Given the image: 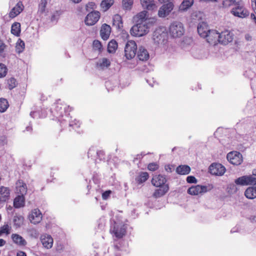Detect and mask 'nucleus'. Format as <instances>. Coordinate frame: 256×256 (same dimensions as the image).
I'll use <instances>...</instances> for the list:
<instances>
[{"label": "nucleus", "instance_id": "3c124183", "mask_svg": "<svg viewBox=\"0 0 256 256\" xmlns=\"http://www.w3.org/2000/svg\"><path fill=\"white\" fill-rule=\"evenodd\" d=\"M7 73V68L4 64H0V78L6 76Z\"/></svg>", "mask_w": 256, "mask_h": 256}, {"label": "nucleus", "instance_id": "a211bd4d", "mask_svg": "<svg viewBox=\"0 0 256 256\" xmlns=\"http://www.w3.org/2000/svg\"><path fill=\"white\" fill-rule=\"evenodd\" d=\"M66 120L64 121V124H60L62 126H64V127L68 125L69 127L74 130H76L80 126V122L76 119L72 120V117L68 115H66Z\"/></svg>", "mask_w": 256, "mask_h": 256}, {"label": "nucleus", "instance_id": "f3484780", "mask_svg": "<svg viewBox=\"0 0 256 256\" xmlns=\"http://www.w3.org/2000/svg\"><path fill=\"white\" fill-rule=\"evenodd\" d=\"M219 32L216 30H209L206 36L204 38H206V40L208 43L216 44L219 42Z\"/></svg>", "mask_w": 256, "mask_h": 256}, {"label": "nucleus", "instance_id": "de8ad7c7", "mask_svg": "<svg viewBox=\"0 0 256 256\" xmlns=\"http://www.w3.org/2000/svg\"><path fill=\"white\" fill-rule=\"evenodd\" d=\"M8 88L12 90L15 88L17 84L16 80L13 78H11L8 80Z\"/></svg>", "mask_w": 256, "mask_h": 256}, {"label": "nucleus", "instance_id": "c9c22d12", "mask_svg": "<svg viewBox=\"0 0 256 256\" xmlns=\"http://www.w3.org/2000/svg\"><path fill=\"white\" fill-rule=\"evenodd\" d=\"M118 48V43L115 40H110L108 45V52L109 53H114Z\"/></svg>", "mask_w": 256, "mask_h": 256}, {"label": "nucleus", "instance_id": "4c0bfd02", "mask_svg": "<svg viewBox=\"0 0 256 256\" xmlns=\"http://www.w3.org/2000/svg\"><path fill=\"white\" fill-rule=\"evenodd\" d=\"M20 24L18 22L13 24L11 28L12 34L14 36H18L20 32Z\"/></svg>", "mask_w": 256, "mask_h": 256}, {"label": "nucleus", "instance_id": "20e7f679", "mask_svg": "<svg viewBox=\"0 0 256 256\" xmlns=\"http://www.w3.org/2000/svg\"><path fill=\"white\" fill-rule=\"evenodd\" d=\"M170 35L174 38H180L184 32V29L182 23L178 22H172L169 27Z\"/></svg>", "mask_w": 256, "mask_h": 256}, {"label": "nucleus", "instance_id": "39448f33", "mask_svg": "<svg viewBox=\"0 0 256 256\" xmlns=\"http://www.w3.org/2000/svg\"><path fill=\"white\" fill-rule=\"evenodd\" d=\"M137 45L134 40H128L124 48V56L126 59L132 60L136 56Z\"/></svg>", "mask_w": 256, "mask_h": 256}, {"label": "nucleus", "instance_id": "58836bf2", "mask_svg": "<svg viewBox=\"0 0 256 256\" xmlns=\"http://www.w3.org/2000/svg\"><path fill=\"white\" fill-rule=\"evenodd\" d=\"M9 104L6 99L0 98V112H4L8 108Z\"/></svg>", "mask_w": 256, "mask_h": 256}, {"label": "nucleus", "instance_id": "79ce46f5", "mask_svg": "<svg viewBox=\"0 0 256 256\" xmlns=\"http://www.w3.org/2000/svg\"><path fill=\"white\" fill-rule=\"evenodd\" d=\"M25 48V44L23 40L18 39L16 46V50L18 53H20L24 51Z\"/></svg>", "mask_w": 256, "mask_h": 256}, {"label": "nucleus", "instance_id": "0e129e2a", "mask_svg": "<svg viewBox=\"0 0 256 256\" xmlns=\"http://www.w3.org/2000/svg\"><path fill=\"white\" fill-rule=\"evenodd\" d=\"M37 115H38L37 112H32L30 113V116L33 118L36 117Z\"/></svg>", "mask_w": 256, "mask_h": 256}, {"label": "nucleus", "instance_id": "4be33fe9", "mask_svg": "<svg viewBox=\"0 0 256 256\" xmlns=\"http://www.w3.org/2000/svg\"><path fill=\"white\" fill-rule=\"evenodd\" d=\"M110 32L111 28L109 25L106 24L102 25L100 30V34L102 40H107L110 36Z\"/></svg>", "mask_w": 256, "mask_h": 256}, {"label": "nucleus", "instance_id": "e2e57ef3", "mask_svg": "<svg viewBox=\"0 0 256 256\" xmlns=\"http://www.w3.org/2000/svg\"><path fill=\"white\" fill-rule=\"evenodd\" d=\"M16 256H26V254L22 251H19L17 252Z\"/></svg>", "mask_w": 256, "mask_h": 256}, {"label": "nucleus", "instance_id": "774afa93", "mask_svg": "<svg viewBox=\"0 0 256 256\" xmlns=\"http://www.w3.org/2000/svg\"><path fill=\"white\" fill-rule=\"evenodd\" d=\"M94 6V2H89L88 4H86V8H93V6Z\"/></svg>", "mask_w": 256, "mask_h": 256}, {"label": "nucleus", "instance_id": "bb28decb", "mask_svg": "<svg viewBox=\"0 0 256 256\" xmlns=\"http://www.w3.org/2000/svg\"><path fill=\"white\" fill-rule=\"evenodd\" d=\"M144 8L152 10L156 8V6L154 0H140Z\"/></svg>", "mask_w": 256, "mask_h": 256}, {"label": "nucleus", "instance_id": "37998d69", "mask_svg": "<svg viewBox=\"0 0 256 256\" xmlns=\"http://www.w3.org/2000/svg\"><path fill=\"white\" fill-rule=\"evenodd\" d=\"M113 24L118 28H120L122 26V18L120 15L117 14L114 16Z\"/></svg>", "mask_w": 256, "mask_h": 256}, {"label": "nucleus", "instance_id": "e433bc0d", "mask_svg": "<svg viewBox=\"0 0 256 256\" xmlns=\"http://www.w3.org/2000/svg\"><path fill=\"white\" fill-rule=\"evenodd\" d=\"M148 178V174L146 172H141L138 177L136 180L138 184H142L146 182Z\"/></svg>", "mask_w": 256, "mask_h": 256}, {"label": "nucleus", "instance_id": "0eeeda50", "mask_svg": "<svg viewBox=\"0 0 256 256\" xmlns=\"http://www.w3.org/2000/svg\"><path fill=\"white\" fill-rule=\"evenodd\" d=\"M167 38V34L161 28H158L154 32L152 39L157 44H164Z\"/></svg>", "mask_w": 256, "mask_h": 256}, {"label": "nucleus", "instance_id": "423d86ee", "mask_svg": "<svg viewBox=\"0 0 256 256\" xmlns=\"http://www.w3.org/2000/svg\"><path fill=\"white\" fill-rule=\"evenodd\" d=\"M230 12L234 16L242 18L248 17L250 14L249 12L244 8L242 3L234 7Z\"/></svg>", "mask_w": 256, "mask_h": 256}, {"label": "nucleus", "instance_id": "ddd939ff", "mask_svg": "<svg viewBox=\"0 0 256 256\" xmlns=\"http://www.w3.org/2000/svg\"><path fill=\"white\" fill-rule=\"evenodd\" d=\"M210 172L213 175L222 176L226 171V168L220 164H212L209 168Z\"/></svg>", "mask_w": 256, "mask_h": 256}, {"label": "nucleus", "instance_id": "412c9836", "mask_svg": "<svg viewBox=\"0 0 256 256\" xmlns=\"http://www.w3.org/2000/svg\"><path fill=\"white\" fill-rule=\"evenodd\" d=\"M11 238L13 242L20 246H24L27 244L26 241L20 235L17 234H12Z\"/></svg>", "mask_w": 256, "mask_h": 256}, {"label": "nucleus", "instance_id": "6ab92c4d", "mask_svg": "<svg viewBox=\"0 0 256 256\" xmlns=\"http://www.w3.org/2000/svg\"><path fill=\"white\" fill-rule=\"evenodd\" d=\"M41 242L45 248H50L53 245V238L51 236L48 234H43L40 236Z\"/></svg>", "mask_w": 256, "mask_h": 256}, {"label": "nucleus", "instance_id": "a878e982", "mask_svg": "<svg viewBox=\"0 0 256 256\" xmlns=\"http://www.w3.org/2000/svg\"><path fill=\"white\" fill-rule=\"evenodd\" d=\"M138 58L139 60L146 61L150 58L149 54L147 50L142 46H140L138 52Z\"/></svg>", "mask_w": 256, "mask_h": 256}, {"label": "nucleus", "instance_id": "7c9ffc66", "mask_svg": "<svg viewBox=\"0 0 256 256\" xmlns=\"http://www.w3.org/2000/svg\"><path fill=\"white\" fill-rule=\"evenodd\" d=\"M245 196L248 199H254L256 198V187L248 188L244 192Z\"/></svg>", "mask_w": 256, "mask_h": 256}, {"label": "nucleus", "instance_id": "f257e3e1", "mask_svg": "<svg viewBox=\"0 0 256 256\" xmlns=\"http://www.w3.org/2000/svg\"><path fill=\"white\" fill-rule=\"evenodd\" d=\"M70 109L69 106L60 100H58L54 102L50 108V113L54 119L57 120L60 124H64V121L66 120V115L69 116L68 112Z\"/></svg>", "mask_w": 256, "mask_h": 256}, {"label": "nucleus", "instance_id": "338daca9", "mask_svg": "<svg viewBox=\"0 0 256 256\" xmlns=\"http://www.w3.org/2000/svg\"><path fill=\"white\" fill-rule=\"evenodd\" d=\"M6 244V241L3 239H0V246H4Z\"/></svg>", "mask_w": 256, "mask_h": 256}, {"label": "nucleus", "instance_id": "2f4dec72", "mask_svg": "<svg viewBox=\"0 0 256 256\" xmlns=\"http://www.w3.org/2000/svg\"><path fill=\"white\" fill-rule=\"evenodd\" d=\"M24 205V198L23 196H18L14 200V206L16 208H20Z\"/></svg>", "mask_w": 256, "mask_h": 256}, {"label": "nucleus", "instance_id": "680f3d73", "mask_svg": "<svg viewBox=\"0 0 256 256\" xmlns=\"http://www.w3.org/2000/svg\"><path fill=\"white\" fill-rule=\"evenodd\" d=\"M146 155L145 154L142 152L140 154H138L136 156V157L134 158V160H140L144 156Z\"/></svg>", "mask_w": 256, "mask_h": 256}, {"label": "nucleus", "instance_id": "5701e85b", "mask_svg": "<svg viewBox=\"0 0 256 256\" xmlns=\"http://www.w3.org/2000/svg\"><path fill=\"white\" fill-rule=\"evenodd\" d=\"M24 6L22 2H19L14 7L10 10L9 16L11 18H14L18 15L23 10Z\"/></svg>", "mask_w": 256, "mask_h": 256}, {"label": "nucleus", "instance_id": "13d9d810", "mask_svg": "<svg viewBox=\"0 0 256 256\" xmlns=\"http://www.w3.org/2000/svg\"><path fill=\"white\" fill-rule=\"evenodd\" d=\"M6 46L5 44L0 40V54H2L4 52Z\"/></svg>", "mask_w": 256, "mask_h": 256}, {"label": "nucleus", "instance_id": "bf43d9fd", "mask_svg": "<svg viewBox=\"0 0 256 256\" xmlns=\"http://www.w3.org/2000/svg\"><path fill=\"white\" fill-rule=\"evenodd\" d=\"M230 2L234 7L242 3L241 0H232Z\"/></svg>", "mask_w": 256, "mask_h": 256}, {"label": "nucleus", "instance_id": "a18cd8bd", "mask_svg": "<svg viewBox=\"0 0 256 256\" xmlns=\"http://www.w3.org/2000/svg\"><path fill=\"white\" fill-rule=\"evenodd\" d=\"M10 227L8 224H5L0 228V236L2 234H10Z\"/></svg>", "mask_w": 256, "mask_h": 256}, {"label": "nucleus", "instance_id": "7ed1b4c3", "mask_svg": "<svg viewBox=\"0 0 256 256\" xmlns=\"http://www.w3.org/2000/svg\"><path fill=\"white\" fill-rule=\"evenodd\" d=\"M126 228V225L122 222H114L111 224L110 232L113 236L120 238L125 235Z\"/></svg>", "mask_w": 256, "mask_h": 256}, {"label": "nucleus", "instance_id": "f704fd0d", "mask_svg": "<svg viewBox=\"0 0 256 256\" xmlns=\"http://www.w3.org/2000/svg\"><path fill=\"white\" fill-rule=\"evenodd\" d=\"M114 3V0H102L100 4V6L102 10L106 11L112 6Z\"/></svg>", "mask_w": 256, "mask_h": 256}, {"label": "nucleus", "instance_id": "72a5a7b5", "mask_svg": "<svg viewBox=\"0 0 256 256\" xmlns=\"http://www.w3.org/2000/svg\"><path fill=\"white\" fill-rule=\"evenodd\" d=\"M194 4V0H183L179 7L180 11H186L189 8Z\"/></svg>", "mask_w": 256, "mask_h": 256}, {"label": "nucleus", "instance_id": "393cba45", "mask_svg": "<svg viewBox=\"0 0 256 256\" xmlns=\"http://www.w3.org/2000/svg\"><path fill=\"white\" fill-rule=\"evenodd\" d=\"M10 190L8 188L0 187V202H4L9 199Z\"/></svg>", "mask_w": 256, "mask_h": 256}, {"label": "nucleus", "instance_id": "dca6fc26", "mask_svg": "<svg viewBox=\"0 0 256 256\" xmlns=\"http://www.w3.org/2000/svg\"><path fill=\"white\" fill-rule=\"evenodd\" d=\"M136 18H137L136 22H145L150 20L152 22H156V19L154 18H148V12L146 10H143L138 13Z\"/></svg>", "mask_w": 256, "mask_h": 256}, {"label": "nucleus", "instance_id": "aec40b11", "mask_svg": "<svg viewBox=\"0 0 256 256\" xmlns=\"http://www.w3.org/2000/svg\"><path fill=\"white\" fill-rule=\"evenodd\" d=\"M166 178L160 174L154 176L152 180V184L156 187L162 186L163 185H168L166 184Z\"/></svg>", "mask_w": 256, "mask_h": 256}, {"label": "nucleus", "instance_id": "9d476101", "mask_svg": "<svg viewBox=\"0 0 256 256\" xmlns=\"http://www.w3.org/2000/svg\"><path fill=\"white\" fill-rule=\"evenodd\" d=\"M100 18V13L98 11H92L86 16L84 22L88 26H92L98 22Z\"/></svg>", "mask_w": 256, "mask_h": 256}, {"label": "nucleus", "instance_id": "9b49d317", "mask_svg": "<svg viewBox=\"0 0 256 256\" xmlns=\"http://www.w3.org/2000/svg\"><path fill=\"white\" fill-rule=\"evenodd\" d=\"M163 4L160 8L158 15L160 18H164L168 16L174 8V4L170 1Z\"/></svg>", "mask_w": 256, "mask_h": 256}, {"label": "nucleus", "instance_id": "6e6552de", "mask_svg": "<svg viewBox=\"0 0 256 256\" xmlns=\"http://www.w3.org/2000/svg\"><path fill=\"white\" fill-rule=\"evenodd\" d=\"M226 158L229 162L234 165H239L242 162V155L239 152H230L227 154Z\"/></svg>", "mask_w": 256, "mask_h": 256}, {"label": "nucleus", "instance_id": "c756f323", "mask_svg": "<svg viewBox=\"0 0 256 256\" xmlns=\"http://www.w3.org/2000/svg\"><path fill=\"white\" fill-rule=\"evenodd\" d=\"M110 65V62L109 59L105 58L100 59L96 64L98 68L104 70L108 68Z\"/></svg>", "mask_w": 256, "mask_h": 256}, {"label": "nucleus", "instance_id": "473e14b6", "mask_svg": "<svg viewBox=\"0 0 256 256\" xmlns=\"http://www.w3.org/2000/svg\"><path fill=\"white\" fill-rule=\"evenodd\" d=\"M190 171V168L186 165H180L177 167L176 172L180 174H188Z\"/></svg>", "mask_w": 256, "mask_h": 256}, {"label": "nucleus", "instance_id": "49530a36", "mask_svg": "<svg viewBox=\"0 0 256 256\" xmlns=\"http://www.w3.org/2000/svg\"><path fill=\"white\" fill-rule=\"evenodd\" d=\"M47 4L46 0H42L41 3L39 5L38 12L42 14L45 12Z\"/></svg>", "mask_w": 256, "mask_h": 256}, {"label": "nucleus", "instance_id": "4d7b16f0", "mask_svg": "<svg viewBox=\"0 0 256 256\" xmlns=\"http://www.w3.org/2000/svg\"><path fill=\"white\" fill-rule=\"evenodd\" d=\"M186 181L188 183H196L197 180L196 178L194 176H188L186 178Z\"/></svg>", "mask_w": 256, "mask_h": 256}, {"label": "nucleus", "instance_id": "864d4df0", "mask_svg": "<svg viewBox=\"0 0 256 256\" xmlns=\"http://www.w3.org/2000/svg\"><path fill=\"white\" fill-rule=\"evenodd\" d=\"M158 168V165L156 162L150 164L148 166V168L151 171H154Z\"/></svg>", "mask_w": 256, "mask_h": 256}, {"label": "nucleus", "instance_id": "052dcab7", "mask_svg": "<svg viewBox=\"0 0 256 256\" xmlns=\"http://www.w3.org/2000/svg\"><path fill=\"white\" fill-rule=\"evenodd\" d=\"M164 168H165L166 170L168 172H170L172 171V168L170 165L166 166Z\"/></svg>", "mask_w": 256, "mask_h": 256}, {"label": "nucleus", "instance_id": "09e8293b", "mask_svg": "<svg viewBox=\"0 0 256 256\" xmlns=\"http://www.w3.org/2000/svg\"><path fill=\"white\" fill-rule=\"evenodd\" d=\"M132 4L133 0H122L123 6L126 10L130 9Z\"/></svg>", "mask_w": 256, "mask_h": 256}, {"label": "nucleus", "instance_id": "ea45409f", "mask_svg": "<svg viewBox=\"0 0 256 256\" xmlns=\"http://www.w3.org/2000/svg\"><path fill=\"white\" fill-rule=\"evenodd\" d=\"M13 222L14 226L16 228L20 227L23 224L24 218L20 215H16L14 216Z\"/></svg>", "mask_w": 256, "mask_h": 256}, {"label": "nucleus", "instance_id": "c03bdc74", "mask_svg": "<svg viewBox=\"0 0 256 256\" xmlns=\"http://www.w3.org/2000/svg\"><path fill=\"white\" fill-rule=\"evenodd\" d=\"M27 231L29 236L32 238H37L39 236L40 233L38 231L34 228H30Z\"/></svg>", "mask_w": 256, "mask_h": 256}, {"label": "nucleus", "instance_id": "c85d7f7f", "mask_svg": "<svg viewBox=\"0 0 256 256\" xmlns=\"http://www.w3.org/2000/svg\"><path fill=\"white\" fill-rule=\"evenodd\" d=\"M160 188L154 192L153 194L154 197L158 198H160L165 194L168 190L169 187L168 185H163L162 186H158Z\"/></svg>", "mask_w": 256, "mask_h": 256}, {"label": "nucleus", "instance_id": "b1692460", "mask_svg": "<svg viewBox=\"0 0 256 256\" xmlns=\"http://www.w3.org/2000/svg\"><path fill=\"white\" fill-rule=\"evenodd\" d=\"M197 30L198 34L201 37L205 38L207 36V34L209 31L208 24L206 22H200L197 28Z\"/></svg>", "mask_w": 256, "mask_h": 256}, {"label": "nucleus", "instance_id": "cd10ccee", "mask_svg": "<svg viewBox=\"0 0 256 256\" xmlns=\"http://www.w3.org/2000/svg\"><path fill=\"white\" fill-rule=\"evenodd\" d=\"M16 192L20 194L19 196H23L26 194L27 192V188L26 184L22 181L18 180L16 184Z\"/></svg>", "mask_w": 256, "mask_h": 256}, {"label": "nucleus", "instance_id": "f03ea898", "mask_svg": "<svg viewBox=\"0 0 256 256\" xmlns=\"http://www.w3.org/2000/svg\"><path fill=\"white\" fill-rule=\"evenodd\" d=\"M156 22H138L134 25L130 29V32L132 36L140 37L146 34L150 28Z\"/></svg>", "mask_w": 256, "mask_h": 256}, {"label": "nucleus", "instance_id": "a19ab883", "mask_svg": "<svg viewBox=\"0 0 256 256\" xmlns=\"http://www.w3.org/2000/svg\"><path fill=\"white\" fill-rule=\"evenodd\" d=\"M98 150L95 148L94 147L90 148L88 152V156L89 158H91L92 159L95 160V162H97V159L96 158V155L98 154Z\"/></svg>", "mask_w": 256, "mask_h": 256}, {"label": "nucleus", "instance_id": "5fc2aeb1", "mask_svg": "<svg viewBox=\"0 0 256 256\" xmlns=\"http://www.w3.org/2000/svg\"><path fill=\"white\" fill-rule=\"evenodd\" d=\"M112 192L110 190H106L102 194V198L104 200L108 199L112 194Z\"/></svg>", "mask_w": 256, "mask_h": 256}, {"label": "nucleus", "instance_id": "4468645a", "mask_svg": "<svg viewBox=\"0 0 256 256\" xmlns=\"http://www.w3.org/2000/svg\"><path fill=\"white\" fill-rule=\"evenodd\" d=\"M219 43L226 45L232 42L233 34L228 30H225L219 33Z\"/></svg>", "mask_w": 256, "mask_h": 256}, {"label": "nucleus", "instance_id": "6e6d98bb", "mask_svg": "<svg viewBox=\"0 0 256 256\" xmlns=\"http://www.w3.org/2000/svg\"><path fill=\"white\" fill-rule=\"evenodd\" d=\"M232 0H224L222 2V6L224 8H228L233 6L231 2Z\"/></svg>", "mask_w": 256, "mask_h": 256}, {"label": "nucleus", "instance_id": "f8f14e48", "mask_svg": "<svg viewBox=\"0 0 256 256\" xmlns=\"http://www.w3.org/2000/svg\"><path fill=\"white\" fill-rule=\"evenodd\" d=\"M42 214L38 208L32 210L28 215V219L31 223L37 224L42 220Z\"/></svg>", "mask_w": 256, "mask_h": 256}, {"label": "nucleus", "instance_id": "603ef678", "mask_svg": "<svg viewBox=\"0 0 256 256\" xmlns=\"http://www.w3.org/2000/svg\"><path fill=\"white\" fill-rule=\"evenodd\" d=\"M104 158V154L103 151L98 150V154L96 155V159H97V162L96 163L98 162V161H101Z\"/></svg>", "mask_w": 256, "mask_h": 256}, {"label": "nucleus", "instance_id": "8fccbe9b", "mask_svg": "<svg viewBox=\"0 0 256 256\" xmlns=\"http://www.w3.org/2000/svg\"><path fill=\"white\" fill-rule=\"evenodd\" d=\"M93 48L94 50H98L101 52L102 48L101 42L98 40H94L93 42Z\"/></svg>", "mask_w": 256, "mask_h": 256}, {"label": "nucleus", "instance_id": "2eb2a0df", "mask_svg": "<svg viewBox=\"0 0 256 256\" xmlns=\"http://www.w3.org/2000/svg\"><path fill=\"white\" fill-rule=\"evenodd\" d=\"M208 191V187L206 186H202L196 185L192 186L188 190V193L191 195L202 194Z\"/></svg>", "mask_w": 256, "mask_h": 256}, {"label": "nucleus", "instance_id": "69168bd1", "mask_svg": "<svg viewBox=\"0 0 256 256\" xmlns=\"http://www.w3.org/2000/svg\"><path fill=\"white\" fill-rule=\"evenodd\" d=\"M192 54L193 56L196 58H202V56L199 55V54H195L194 52V50H192Z\"/></svg>", "mask_w": 256, "mask_h": 256}, {"label": "nucleus", "instance_id": "1a4fd4ad", "mask_svg": "<svg viewBox=\"0 0 256 256\" xmlns=\"http://www.w3.org/2000/svg\"><path fill=\"white\" fill-rule=\"evenodd\" d=\"M235 183L238 185L245 186L256 184V178L252 176H244L235 180Z\"/></svg>", "mask_w": 256, "mask_h": 256}]
</instances>
